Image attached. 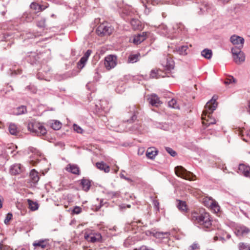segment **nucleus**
I'll return each instance as SVG.
<instances>
[{"label": "nucleus", "instance_id": "obj_15", "mask_svg": "<svg viewBox=\"0 0 250 250\" xmlns=\"http://www.w3.org/2000/svg\"><path fill=\"white\" fill-rule=\"evenodd\" d=\"M158 154V151L155 147H151L147 148L146 152V156L150 159H154Z\"/></svg>", "mask_w": 250, "mask_h": 250}, {"label": "nucleus", "instance_id": "obj_50", "mask_svg": "<svg viewBox=\"0 0 250 250\" xmlns=\"http://www.w3.org/2000/svg\"><path fill=\"white\" fill-rule=\"evenodd\" d=\"M92 53V51L91 50H87L86 52L84 54L83 56L82 57L83 58H85L86 60H87L88 57L90 55V54Z\"/></svg>", "mask_w": 250, "mask_h": 250}, {"label": "nucleus", "instance_id": "obj_18", "mask_svg": "<svg viewBox=\"0 0 250 250\" xmlns=\"http://www.w3.org/2000/svg\"><path fill=\"white\" fill-rule=\"evenodd\" d=\"M176 51L180 55L186 56L188 54L189 50L188 46L184 45L176 48Z\"/></svg>", "mask_w": 250, "mask_h": 250}, {"label": "nucleus", "instance_id": "obj_25", "mask_svg": "<svg viewBox=\"0 0 250 250\" xmlns=\"http://www.w3.org/2000/svg\"><path fill=\"white\" fill-rule=\"evenodd\" d=\"M27 202L28 205V208L31 211H35L38 209L39 205L37 202H34L31 199H27Z\"/></svg>", "mask_w": 250, "mask_h": 250}, {"label": "nucleus", "instance_id": "obj_36", "mask_svg": "<svg viewBox=\"0 0 250 250\" xmlns=\"http://www.w3.org/2000/svg\"><path fill=\"white\" fill-rule=\"evenodd\" d=\"M87 61V60L85 58L82 57L79 62H78V68L80 69H82L83 68Z\"/></svg>", "mask_w": 250, "mask_h": 250}, {"label": "nucleus", "instance_id": "obj_30", "mask_svg": "<svg viewBox=\"0 0 250 250\" xmlns=\"http://www.w3.org/2000/svg\"><path fill=\"white\" fill-rule=\"evenodd\" d=\"M201 55L207 59H210L212 55V51L210 49H205L201 52Z\"/></svg>", "mask_w": 250, "mask_h": 250}, {"label": "nucleus", "instance_id": "obj_32", "mask_svg": "<svg viewBox=\"0 0 250 250\" xmlns=\"http://www.w3.org/2000/svg\"><path fill=\"white\" fill-rule=\"evenodd\" d=\"M210 207L215 213L218 212L220 210V207L218 203L214 200L211 201Z\"/></svg>", "mask_w": 250, "mask_h": 250}, {"label": "nucleus", "instance_id": "obj_44", "mask_svg": "<svg viewBox=\"0 0 250 250\" xmlns=\"http://www.w3.org/2000/svg\"><path fill=\"white\" fill-rule=\"evenodd\" d=\"M169 234V232H157L155 233V236L156 237H158V238H162L163 235H167Z\"/></svg>", "mask_w": 250, "mask_h": 250}, {"label": "nucleus", "instance_id": "obj_54", "mask_svg": "<svg viewBox=\"0 0 250 250\" xmlns=\"http://www.w3.org/2000/svg\"><path fill=\"white\" fill-rule=\"evenodd\" d=\"M232 82H234V79L233 78V77H231L230 78H229V79L227 80L225 82V83L226 84H229V83H232Z\"/></svg>", "mask_w": 250, "mask_h": 250}, {"label": "nucleus", "instance_id": "obj_21", "mask_svg": "<svg viewBox=\"0 0 250 250\" xmlns=\"http://www.w3.org/2000/svg\"><path fill=\"white\" fill-rule=\"evenodd\" d=\"M235 62L238 64L243 62L245 60V56L243 52L233 56Z\"/></svg>", "mask_w": 250, "mask_h": 250}, {"label": "nucleus", "instance_id": "obj_37", "mask_svg": "<svg viewBox=\"0 0 250 250\" xmlns=\"http://www.w3.org/2000/svg\"><path fill=\"white\" fill-rule=\"evenodd\" d=\"M242 47H239L238 46H236L234 47H233L231 49V52L232 53V55L234 56L235 55L239 54L240 53H242L243 52L241 51V49Z\"/></svg>", "mask_w": 250, "mask_h": 250}, {"label": "nucleus", "instance_id": "obj_56", "mask_svg": "<svg viewBox=\"0 0 250 250\" xmlns=\"http://www.w3.org/2000/svg\"><path fill=\"white\" fill-rule=\"evenodd\" d=\"M218 240H224V238L222 237H218V236H215L214 237V241H216Z\"/></svg>", "mask_w": 250, "mask_h": 250}, {"label": "nucleus", "instance_id": "obj_49", "mask_svg": "<svg viewBox=\"0 0 250 250\" xmlns=\"http://www.w3.org/2000/svg\"><path fill=\"white\" fill-rule=\"evenodd\" d=\"M82 211V208L78 206L75 207L73 210V212L75 214H79Z\"/></svg>", "mask_w": 250, "mask_h": 250}, {"label": "nucleus", "instance_id": "obj_62", "mask_svg": "<svg viewBox=\"0 0 250 250\" xmlns=\"http://www.w3.org/2000/svg\"><path fill=\"white\" fill-rule=\"evenodd\" d=\"M125 176L122 173H120V177L121 178L124 179V178H125Z\"/></svg>", "mask_w": 250, "mask_h": 250}, {"label": "nucleus", "instance_id": "obj_48", "mask_svg": "<svg viewBox=\"0 0 250 250\" xmlns=\"http://www.w3.org/2000/svg\"><path fill=\"white\" fill-rule=\"evenodd\" d=\"M130 23L133 26H134V27H135L136 26H138L139 25V21L137 20L133 19L130 21Z\"/></svg>", "mask_w": 250, "mask_h": 250}, {"label": "nucleus", "instance_id": "obj_57", "mask_svg": "<svg viewBox=\"0 0 250 250\" xmlns=\"http://www.w3.org/2000/svg\"><path fill=\"white\" fill-rule=\"evenodd\" d=\"M153 5L158 4L161 0H150Z\"/></svg>", "mask_w": 250, "mask_h": 250}, {"label": "nucleus", "instance_id": "obj_24", "mask_svg": "<svg viewBox=\"0 0 250 250\" xmlns=\"http://www.w3.org/2000/svg\"><path fill=\"white\" fill-rule=\"evenodd\" d=\"M49 125L50 127L55 130H59L62 125V123L58 120H51Z\"/></svg>", "mask_w": 250, "mask_h": 250}, {"label": "nucleus", "instance_id": "obj_14", "mask_svg": "<svg viewBox=\"0 0 250 250\" xmlns=\"http://www.w3.org/2000/svg\"><path fill=\"white\" fill-rule=\"evenodd\" d=\"M23 170V167L20 164H15L12 165L10 168V172L12 174L17 175Z\"/></svg>", "mask_w": 250, "mask_h": 250}, {"label": "nucleus", "instance_id": "obj_4", "mask_svg": "<svg viewBox=\"0 0 250 250\" xmlns=\"http://www.w3.org/2000/svg\"><path fill=\"white\" fill-rule=\"evenodd\" d=\"M175 172L178 177L190 181L194 180L193 177H195L192 173L187 171L182 166H177L175 168Z\"/></svg>", "mask_w": 250, "mask_h": 250}, {"label": "nucleus", "instance_id": "obj_55", "mask_svg": "<svg viewBox=\"0 0 250 250\" xmlns=\"http://www.w3.org/2000/svg\"><path fill=\"white\" fill-rule=\"evenodd\" d=\"M139 250H154L152 249H148L146 246H143L140 248Z\"/></svg>", "mask_w": 250, "mask_h": 250}, {"label": "nucleus", "instance_id": "obj_7", "mask_svg": "<svg viewBox=\"0 0 250 250\" xmlns=\"http://www.w3.org/2000/svg\"><path fill=\"white\" fill-rule=\"evenodd\" d=\"M104 66L107 70H110L116 66L117 58L114 55H110L104 58Z\"/></svg>", "mask_w": 250, "mask_h": 250}, {"label": "nucleus", "instance_id": "obj_6", "mask_svg": "<svg viewBox=\"0 0 250 250\" xmlns=\"http://www.w3.org/2000/svg\"><path fill=\"white\" fill-rule=\"evenodd\" d=\"M84 239L88 242L91 243L101 242L102 240V236L100 233L95 232L91 231L90 232H87L84 233Z\"/></svg>", "mask_w": 250, "mask_h": 250}, {"label": "nucleus", "instance_id": "obj_27", "mask_svg": "<svg viewBox=\"0 0 250 250\" xmlns=\"http://www.w3.org/2000/svg\"><path fill=\"white\" fill-rule=\"evenodd\" d=\"M46 7H43L36 2H32L30 5L31 9L34 10L35 12L42 11L45 9Z\"/></svg>", "mask_w": 250, "mask_h": 250}, {"label": "nucleus", "instance_id": "obj_31", "mask_svg": "<svg viewBox=\"0 0 250 250\" xmlns=\"http://www.w3.org/2000/svg\"><path fill=\"white\" fill-rule=\"evenodd\" d=\"M26 112V108L25 106L22 105L17 107L14 111V114L16 115H20L24 114Z\"/></svg>", "mask_w": 250, "mask_h": 250}, {"label": "nucleus", "instance_id": "obj_33", "mask_svg": "<svg viewBox=\"0 0 250 250\" xmlns=\"http://www.w3.org/2000/svg\"><path fill=\"white\" fill-rule=\"evenodd\" d=\"M9 131L12 135H16L17 131V127L15 124L10 123L9 125Z\"/></svg>", "mask_w": 250, "mask_h": 250}, {"label": "nucleus", "instance_id": "obj_42", "mask_svg": "<svg viewBox=\"0 0 250 250\" xmlns=\"http://www.w3.org/2000/svg\"><path fill=\"white\" fill-rule=\"evenodd\" d=\"M45 20L43 19L38 21L37 25L40 28H43L45 26Z\"/></svg>", "mask_w": 250, "mask_h": 250}, {"label": "nucleus", "instance_id": "obj_13", "mask_svg": "<svg viewBox=\"0 0 250 250\" xmlns=\"http://www.w3.org/2000/svg\"><path fill=\"white\" fill-rule=\"evenodd\" d=\"M238 169L240 173L250 178V167L249 166L241 164L239 165Z\"/></svg>", "mask_w": 250, "mask_h": 250}, {"label": "nucleus", "instance_id": "obj_40", "mask_svg": "<svg viewBox=\"0 0 250 250\" xmlns=\"http://www.w3.org/2000/svg\"><path fill=\"white\" fill-rule=\"evenodd\" d=\"M166 151L171 156H175L176 155V152L173 150L172 148L169 147H166L165 148Z\"/></svg>", "mask_w": 250, "mask_h": 250}, {"label": "nucleus", "instance_id": "obj_61", "mask_svg": "<svg viewBox=\"0 0 250 250\" xmlns=\"http://www.w3.org/2000/svg\"><path fill=\"white\" fill-rule=\"evenodd\" d=\"M124 179H125V180H126L127 181H129V182L131 181V180L130 178L126 177H125V178H124Z\"/></svg>", "mask_w": 250, "mask_h": 250}, {"label": "nucleus", "instance_id": "obj_63", "mask_svg": "<svg viewBox=\"0 0 250 250\" xmlns=\"http://www.w3.org/2000/svg\"><path fill=\"white\" fill-rule=\"evenodd\" d=\"M200 10L202 13H204L205 11L204 8H200Z\"/></svg>", "mask_w": 250, "mask_h": 250}, {"label": "nucleus", "instance_id": "obj_26", "mask_svg": "<svg viewBox=\"0 0 250 250\" xmlns=\"http://www.w3.org/2000/svg\"><path fill=\"white\" fill-rule=\"evenodd\" d=\"M140 57V53L130 54L128 57L127 62L132 63L136 62L139 60Z\"/></svg>", "mask_w": 250, "mask_h": 250}, {"label": "nucleus", "instance_id": "obj_9", "mask_svg": "<svg viewBox=\"0 0 250 250\" xmlns=\"http://www.w3.org/2000/svg\"><path fill=\"white\" fill-rule=\"evenodd\" d=\"M250 229L245 226H237L235 229V233L237 236H242L248 234Z\"/></svg>", "mask_w": 250, "mask_h": 250}, {"label": "nucleus", "instance_id": "obj_46", "mask_svg": "<svg viewBox=\"0 0 250 250\" xmlns=\"http://www.w3.org/2000/svg\"><path fill=\"white\" fill-rule=\"evenodd\" d=\"M73 129L77 133H82V132H83L82 128L80 126H79V125H78L76 124H74L73 125Z\"/></svg>", "mask_w": 250, "mask_h": 250}, {"label": "nucleus", "instance_id": "obj_11", "mask_svg": "<svg viewBox=\"0 0 250 250\" xmlns=\"http://www.w3.org/2000/svg\"><path fill=\"white\" fill-rule=\"evenodd\" d=\"M148 34V33L147 32H144L142 33L134 35L132 39L133 43L135 44H139L141 43L146 39Z\"/></svg>", "mask_w": 250, "mask_h": 250}, {"label": "nucleus", "instance_id": "obj_3", "mask_svg": "<svg viewBox=\"0 0 250 250\" xmlns=\"http://www.w3.org/2000/svg\"><path fill=\"white\" fill-rule=\"evenodd\" d=\"M28 129L35 133L38 136H43L46 134L47 131L44 126L40 123L33 121L28 123Z\"/></svg>", "mask_w": 250, "mask_h": 250}, {"label": "nucleus", "instance_id": "obj_20", "mask_svg": "<svg viewBox=\"0 0 250 250\" xmlns=\"http://www.w3.org/2000/svg\"><path fill=\"white\" fill-rule=\"evenodd\" d=\"M66 169L67 171L74 174L79 175L80 174L79 168L76 165L69 164L66 167Z\"/></svg>", "mask_w": 250, "mask_h": 250}, {"label": "nucleus", "instance_id": "obj_53", "mask_svg": "<svg viewBox=\"0 0 250 250\" xmlns=\"http://www.w3.org/2000/svg\"><path fill=\"white\" fill-rule=\"evenodd\" d=\"M182 24L181 23H176L173 25V30H174L175 32H176V30L180 28Z\"/></svg>", "mask_w": 250, "mask_h": 250}, {"label": "nucleus", "instance_id": "obj_16", "mask_svg": "<svg viewBox=\"0 0 250 250\" xmlns=\"http://www.w3.org/2000/svg\"><path fill=\"white\" fill-rule=\"evenodd\" d=\"M238 134L242 136L243 140L248 142L250 140V129L246 131L245 130L239 128L238 129Z\"/></svg>", "mask_w": 250, "mask_h": 250}, {"label": "nucleus", "instance_id": "obj_41", "mask_svg": "<svg viewBox=\"0 0 250 250\" xmlns=\"http://www.w3.org/2000/svg\"><path fill=\"white\" fill-rule=\"evenodd\" d=\"M0 250H11V248L9 246L5 245L3 244V241H2L0 243Z\"/></svg>", "mask_w": 250, "mask_h": 250}, {"label": "nucleus", "instance_id": "obj_17", "mask_svg": "<svg viewBox=\"0 0 250 250\" xmlns=\"http://www.w3.org/2000/svg\"><path fill=\"white\" fill-rule=\"evenodd\" d=\"M148 100L149 103L153 106H158L161 104L159 97L155 94L151 95Z\"/></svg>", "mask_w": 250, "mask_h": 250}, {"label": "nucleus", "instance_id": "obj_28", "mask_svg": "<svg viewBox=\"0 0 250 250\" xmlns=\"http://www.w3.org/2000/svg\"><path fill=\"white\" fill-rule=\"evenodd\" d=\"M47 244L48 242L46 240H40L38 241H36L33 243V246H35V247H41L42 249H43L46 247Z\"/></svg>", "mask_w": 250, "mask_h": 250}, {"label": "nucleus", "instance_id": "obj_22", "mask_svg": "<svg viewBox=\"0 0 250 250\" xmlns=\"http://www.w3.org/2000/svg\"><path fill=\"white\" fill-rule=\"evenodd\" d=\"M30 178L32 183H37L40 179L38 172L34 169H32L30 173Z\"/></svg>", "mask_w": 250, "mask_h": 250}, {"label": "nucleus", "instance_id": "obj_38", "mask_svg": "<svg viewBox=\"0 0 250 250\" xmlns=\"http://www.w3.org/2000/svg\"><path fill=\"white\" fill-rule=\"evenodd\" d=\"M168 105L173 108H179V105L174 99H171L168 102Z\"/></svg>", "mask_w": 250, "mask_h": 250}, {"label": "nucleus", "instance_id": "obj_51", "mask_svg": "<svg viewBox=\"0 0 250 250\" xmlns=\"http://www.w3.org/2000/svg\"><path fill=\"white\" fill-rule=\"evenodd\" d=\"M136 118H137L136 115L135 113H134V114L133 115H132L131 118L130 119L127 120L126 121L127 122L132 123L133 121H134L135 120H136Z\"/></svg>", "mask_w": 250, "mask_h": 250}, {"label": "nucleus", "instance_id": "obj_2", "mask_svg": "<svg viewBox=\"0 0 250 250\" xmlns=\"http://www.w3.org/2000/svg\"><path fill=\"white\" fill-rule=\"evenodd\" d=\"M191 220L195 224L199 225L205 230L210 228L211 226V221L209 214L206 212L199 213L193 212L191 214Z\"/></svg>", "mask_w": 250, "mask_h": 250}, {"label": "nucleus", "instance_id": "obj_12", "mask_svg": "<svg viewBox=\"0 0 250 250\" xmlns=\"http://www.w3.org/2000/svg\"><path fill=\"white\" fill-rule=\"evenodd\" d=\"M30 151L34 153L35 155L34 157L32 158V159L30 161V162L34 165L40 161V159L38 157H42L41 153L39 150L34 147L30 148Z\"/></svg>", "mask_w": 250, "mask_h": 250}, {"label": "nucleus", "instance_id": "obj_29", "mask_svg": "<svg viewBox=\"0 0 250 250\" xmlns=\"http://www.w3.org/2000/svg\"><path fill=\"white\" fill-rule=\"evenodd\" d=\"M81 184L82 185L83 189L85 191H87L91 186L90 181L87 179L82 180Z\"/></svg>", "mask_w": 250, "mask_h": 250}, {"label": "nucleus", "instance_id": "obj_19", "mask_svg": "<svg viewBox=\"0 0 250 250\" xmlns=\"http://www.w3.org/2000/svg\"><path fill=\"white\" fill-rule=\"evenodd\" d=\"M162 71L160 69H154L151 70L150 73V77L151 78L158 79L160 77H165Z\"/></svg>", "mask_w": 250, "mask_h": 250}, {"label": "nucleus", "instance_id": "obj_52", "mask_svg": "<svg viewBox=\"0 0 250 250\" xmlns=\"http://www.w3.org/2000/svg\"><path fill=\"white\" fill-rule=\"evenodd\" d=\"M21 69H18L17 70H14L11 73L12 75H17L21 74Z\"/></svg>", "mask_w": 250, "mask_h": 250}, {"label": "nucleus", "instance_id": "obj_23", "mask_svg": "<svg viewBox=\"0 0 250 250\" xmlns=\"http://www.w3.org/2000/svg\"><path fill=\"white\" fill-rule=\"evenodd\" d=\"M96 165L98 169L103 170L106 173L109 172L110 171L109 167L103 162H98Z\"/></svg>", "mask_w": 250, "mask_h": 250}, {"label": "nucleus", "instance_id": "obj_59", "mask_svg": "<svg viewBox=\"0 0 250 250\" xmlns=\"http://www.w3.org/2000/svg\"><path fill=\"white\" fill-rule=\"evenodd\" d=\"M2 200L3 198L2 196H0V208H1L2 207Z\"/></svg>", "mask_w": 250, "mask_h": 250}, {"label": "nucleus", "instance_id": "obj_60", "mask_svg": "<svg viewBox=\"0 0 250 250\" xmlns=\"http://www.w3.org/2000/svg\"><path fill=\"white\" fill-rule=\"evenodd\" d=\"M219 1L222 2L223 3H227L229 2L230 0H217Z\"/></svg>", "mask_w": 250, "mask_h": 250}, {"label": "nucleus", "instance_id": "obj_58", "mask_svg": "<svg viewBox=\"0 0 250 250\" xmlns=\"http://www.w3.org/2000/svg\"><path fill=\"white\" fill-rule=\"evenodd\" d=\"M180 0H172V3L173 4H175V5H179L180 3H179L178 1H179Z\"/></svg>", "mask_w": 250, "mask_h": 250}, {"label": "nucleus", "instance_id": "obj_64", "mask_svg": "<svg viewBox=\"0 0 250 250\" xmlns=\"http://www.w3.org/2000/svg\"><path fill=\"white\" fill-rule=\"evenodd\" d=\"M248 112H249V113L250 114V101H249V109H248Z\"/></svg>", "mask_w": 250, "mask_h": 250}, {"label": "nucleus", "instance_id": "obj_35", "mask_svg": "<svg viewBox=\"0 0 250 250\" xmlns=\"http://www.w3.org/2000/svg\"><path fill=\"white\" fill-rule=\"evenodd\" d=\"M178 202L177 207L179 209L182 211H186L187 209L186 202L180 200H178Z\"/></svg>", "mask_w": 250, "mask_h": 250}, {"label": "nucleus", "instance_id": "obj_10", "mask_svg": "<svg viewBox=\"0 0 250 250\" xmlns=\"http://www.w3.org/2000/svg\"><path fill=\"white\" fill-rule=\"evenodd\" d=\"M230 41L233 45L239 47H243V46L244 39L240 36L233 35L230 37Z\"/></svg>", "mask_w": 250, "mask_h": 250}, {"label": "nucleus", "instance_id": "obj_1", "mask_svg": "<svg viewBox=\"0 0 250 250\" xmlns=\"http://www.w3.org/2000/svg\"><path fill=\"white\" fill-rule=\"evenodd\" d=\"M217 98V96H213L205 106V110L202 115V120L203 124L206 126L216 123V120L212 117L211 114L217 106V103L216 102Z\"/></svg>", "mask_w": 250, "mask_h": 250}, {"label": "nucleus", "instance_id": "obj_5", "mask_svg": "<svg viewBox=\"0 0 250 250\" xmlns=\"http://www.w3.org/2000/svg\"><path fill=\"white\" fill-rule=\"evenodd\" d=\"M113 31V28L107 23L100 24L96 29L97 34L101 37L110 35Z\"/></svg>", "mask_w": 250, "mask_h": 250}, {"label": "nucleus", "instance_id": "obj_45", "mask_svg": "<svg viewBox=\"0 0 250 250\" xmlns=\"http://www.w3.org/2000/svg\"><path fill=\"white\" fill-rule=\"evenodd\" d=\"M23 17L25 18L27 22H30L33 19V17L31 15L27 13H25L23 15Z\"/></svg>", "mask_w": 250, "mask_h": 250}, {"label": "nucleus", "instance_id": "obj_39", "mask_svg": "<svg viewBox=\"0 0 250 250\" xmlns=\"http://www.w3.org/2000/svg\"><path fill=\"white\" fill-rule=\"evenodd\" d=\"M199 249L200 246L197 243H194L188 248L189 250H199Z\"/></svg>", "mask_w": 250, "mask_h": 250}, {"label": "nucleus", "instance_id": "obj_43", "mask_svg": "<svg viewBox=\"0 0 250 250\" xmlns=\"http://www.w3.org/2000/svg\"><path fill=\"white\" fill-rule=\"evenodd\" d=\"M12 214L11 213H7V214L6 215V218L5 219H4V223L5 224H8L9 222V221L11 220L12 218Z\"/></svg>", "mask_w": 250, "mask_h": 250}, {"label": "nucleus", "instance_id": "obj_8", "mask_svg": "<svg viewBox=\"0 0 250 250\" xmlns=\"http://www.w3.org/2000/svg\"><path fill=\"white\" fill-rule=\"evenodd\" d=\"M174 61L170 57H165L161 61V65L166 70L170 71L174 68Z\"/></svg>", "mask_w": 250, "mask_h": 250}, {"label": "nucleus", "instance_id": "obj_47", "mask_svg": "<svg viewBox=\"0 0 250 250\" xmlns=\"http://www.w3.org/2000/svg\"><path fill=\"white\" fill-rule=\"evenodd\" d=\"M153 205L154 206V207L155 208V209L157 210V211H159V203L158 202V201L156 199H154L153 200Z\"/></svg>", "mask_w": 250, "mask_h": 250}, {"label": "nucleus", "instance_id": "obj_34", "mask_svg": "<svg viewBox=\"0 0 250 250\" xmlns=\"http://www.w3.org/2000/svg\"><path fill=\"white\" fill-rule=\"evenodd\" d=\"M239 250H250V245L247 243L240 242L238 244Z\"/></svg>", "mask_w": 250, "mask_h": 250}]
</instances>
